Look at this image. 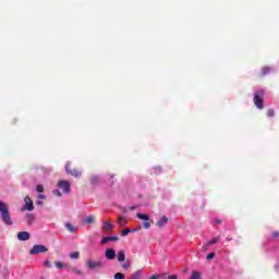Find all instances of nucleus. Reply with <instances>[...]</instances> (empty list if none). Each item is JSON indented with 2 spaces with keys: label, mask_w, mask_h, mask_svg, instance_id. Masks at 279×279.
Here are the masks:
<instances>
[{
  "label": "nucleus",
  "mask_w": 279,
  "mask_h": 279,
  "mask_svg": "<svg viewBox=\"0 0 279 279\" xmlns=\"http://www.w3.org/2000/svg\"><path fill=\"white\" fill-rule=\"evenodd\" d=\"M0 215L5 226H12V216L10 215V207L8 204L0 201Z\"/></svg>",
  "instance_id": "obj_1"
},
{
  "label": "nucleus",
  "mask_w": 279,
  "mask_h": 279,
  "mask_svg": "<svg viewBox=\"0 0 279 279\" xmlns=\"http://www.w3.org/2000/svg\"><path fill=\"white\" fill-rule=\"evenodd\" d=\"M263 97H265L264 89L255 92L253 101L258 110H263L265 108V100L263 99Z\"/></svg>",
  "instance_id": "obj_2"
},
{
  "label": "nucleus",
  "mask_w": 279,
  "mask_h": 279,
  "mask_svg": "<svg viewBox=\"0 0 279 279\" xmlns=\"http://www.w3.org/2000/svg\"><path fill=\"white\" fill-rule=\"evenodd\" d=\"M85 267L90 271H96L97 269H104L102 260L87 259L85 263Z\"/></svg>",
  "instance_id": "obj_3"
},
{
  "label": "nucleus",
  "mask_w": 279,
  "mask_h": 279,
  "mask_svg": "<svg viewBox=\"0 0 279 279\" xmlns=\"http://www.w3.org/2000/svg\"><path fill=\"white\" fill-rule=\"evenodd\" d=\"M45 252H49V248L45 245L36 244L29 251L31 256H35L36 254H45Z\"/></svg>",
  "instance_id": "obj_4"
},
{
  "label": "nucleus",
  "mask_w": 279,
  "mask_h": 279,
  "mask_svg": "<svg viewBox=\"0 0 279 279\" xmlns=\"http://www.w3.org/2000/svg\"><path fill=\"white\" fill-rule=\"evenodd\" d=\"M136 217L137 219H141L142 221H144L143 223L144 230H149V228H151V220H149V217L146 214L137 213Z\"/></svg>",
  "instance_id": "obj_5"
},
{
  "label": "nucleus",
  "mask_w": 279,
  "mask_h": 279,
  "mask_svg": "<svg viewBox=\"0 0 279 279\" xmlns=\"http://www.w3.org/2000/svg\"><path fill=\"white\" fill-rule=\"evenodd\" d=\"M65 171L69 175H73V178H80L82 175V170L77 168H71V163H66Z\"/></svg>",
  "instance_id": "obj_6"
},
{
  "label": "nucleus",
  "mask_w": 279,
  "mask_h": 279,
  "mask_svg": "<svg viewBox=\"0 0 279 279\" xmlns=\"http://www.w3.org/2000/svg\"><path fill=\"white\" fill-rule=\"evenodd\" d=\"M58 186L63 193H71V183L69 181H59Z\"/></svg>",
  "instance_id": "obj_7"
},
{
  "label": "nucleus",
  "mask_w": 279,
  "mask_h": 279,
  "mask_svg": "<svg viewBox=\"0 0 279 279\" xmlns=\"http://www.w3.org/2000/svg\"><path fill=\"white\" fill-rule=\"evenodd\" d=\"M25 205H24V210H34V201L29 196H25L24 198Z\"/></svg>",
  "instance_id": "obj_8"
},
{
  "label": "nucleus",
  "mask_w": 279,
  "mask_h": 279,
  "mask_svg": "<svg viewBox=\"0 0 279 279\" xmlns=\"http://www.w3.org/2000/svg\"><path fill=\"white\" fill-rule=\"evenodd\" d=\"M105 256L107 260H114V258H117V251H114L113 248H107L105 251Z\"/></svg>",
  "instance_id": "obj_9"
},
{
  "label": "nucleus",
  "mask_w": 279,
  "mask_h": 279,
  "mask_svg": "<svg viewBox=\"0 0 279 279\" xmlns=\"http://www.w3.org/2000/svg\"><path fill=\"white\" fill-rule=\"evenodd\" d=\"M169 223V218L167 216H162L156 223L157 228H162Z\"/></svg>",
  "instance_id": "obj_10"
},
{
  "label": "nucleus",
  "mask_w": 279,
  "mask_h": 279,
  "mask_svg": "<svg viewBox=\"0 0 279 279\" xmlns=\"http://www.w3.org/2000/svg\"><path fill=\"white\" fill-rule=\"evenodd\" d=\"M112 228H113V226H112L111 221H105L102 223L101 230H102V232H112Z\"/></svg>",
  "instance_id": "obj_11"
},
{
  "label": "nucleus",
  "mask_w": 279,
  "mask_h": 279,
  "mask_svg": "<svg viewBox=\"0 0 279 279\" xmlns=\"http://www.w3.org/2000/svg\"><path fill=\"white\" fill-rule=\"evenodd\" d=\"M19 241H29V232L21 231L17 233Z\"/></svg>",
  "instance_id": "obj_12"
},
{
  "label": "nucleus",
  "mask_w": 279,
  "mask_h": 279,
  "mask_svg": "<svg viewBox=\"0 0 279 279\" xmlns=\"http://www.w3.org/2000/svg\"><path fill=\"white\" fill-rule=\"evenodd\" d=\"M110 241H119V236H105L100 240L101 245H106V243H110Z\"/></svg>",
  "instance_id": "obj_13"
},
{
  "label": "nucleus",
  "mask_w": 279,
  "mask_h": 279,
  "mask_svg": "<svg viewBox=\"0 0 279 279\" xmlns=\"http://www.w3.org/2000/svg\"><path fill=\"white\" fill-rule=\"evenodd\" d=\"M271 73V68L264 66L262 68V73L258 74V77H264V75H269Z\"/></svg>",
  "instance_id": "obj_14"
},
{
  "label": "nucleus",
  "mask_w": 279,
  "mask_h": 279,
  "mask_svg": "<svg viewBox=\"0 0 279 279\" xmlns=\"http://www.w3.org/2000/svg\"><path fill=\"white\" fill-rule=\"evenodd\" d=\"M117 258L119 263H123L125 260V251H118Z\"/></svg>",
  "instance_id": "obj_15"
},
{
  "label": "nucleus",
  "mask_w": 279,
  "mask_h": 279,
  "mask_svg": "<svg viewBox=\"0 0 279 279\" xmlns=\"http://www.w3.org/2000/svg\"><path fill=\"white\" fill-rule=\"evenodd\" d=\"M83 223H86L87 226H90V223H95V216L90 215L87 216L84 220Z\"/></svg>",
  "instance_id": "obj_16"
},
{
  "label": "nucleus",
  "mask_w": 279,
  "mask_h": 279,
  "mask_svg": "<svg viewBox=\"0 0 279 279\" xmlns=\"http://www.w3.org/2000/svg\"><path fill=\"white\" fill-rule=\"evenodd\" d=\"M118 225L121 226L122 228L128 226V219H125L122 216L118 217Z\"/></svg>",
  "instance_id": "obj_17"
},
{
  "label": "nucleus",
  "mask_w": 279,
  "mask_h": 279,
  "mask_svg": "<svg viewBox=\"0 0 279 279\" xmlns=\"http://www.w3.org/2000/svg\"><path fill=\"white\" fill-rule=\"evenodd\" d=\"M54 266L58 269H69V265L62 264V262H54Z\"/></svg>",
  "instance_id": "obj_18"
},
{
  "label": "nucleus",
  "mask_w": 279,
  "mask_h": 279,
  "mask_svg": "<svg viewBox=\"0 0 279 279\" xmlns=\"http://www.w3.org/2000/svg\"><path fill=\"white\" fill-rule=\"evenodd\" d=\"M216 243H219V238H214L211 241H209L205 246L204 250H208L209 245H215Z\"/></svg>",
  "instance_id": "obj_19"
},
{
  "label": "nucleus",
  "mask_w": 279,
  "mask_h": 279,
  "mask_svg": "<svg viewBox=\"0 0 279 279\" xmlns=\"http://www.w3.org/2000/svg\"><path fill=\"white\" fill-rule=\"evenodd\" d=\"M68 269H71V271H72L73 274H76V276H84V272H82V270H80V269H77V268H75V267L69 266Z\"/></svg>",
  "instance_id": "obj_20"
},
{
  "label": "nucleus",
  "mask_w": 279,
  "mask_h": 279,
  "mask_svg": "<svg viewBox=\"0 0 279 279\" xmlns=\"http://www.w3.org/2000/svg\"><path fill=\"white\" fill-rule=\"evenodd\" d=\"M65 228L69 230V232H77V228L73 227V225L69 222L65 223Z\"/></svg>",
  "instance_id": "obj_21"
},
{
  "label": "nucleus",
  "mask_w": 279,
  "mask_h": 279,
  "mask_svg": "<svg viewBox=\"0 0 279 279\" xmlns=\"http://www.w3.org/2000/svg\"><path fill=\"white\" fill-rule=\"evenodd\" d=\"M190 279H202V272L193 271Z\"/></svg>",
  "instance_id": "obj_22"
},
{
  "label": "nucleus",
  "mask_w": 279,
  "mask_h": 279,
  "mask_svg": "<svg viewBox=\"0 0 279 279\" xmlns=\"http://www.w3.org/2000/svg\"><path fill=\"white\" fill-rule=\"evenodd\" d=\"M90 183L93 185L99 184V177H97V175L90 177Z\"/></svg>",
  "instance_id": "obj_23"
},
{
  "label": "nucleus",
  "mask_w": 279,
  "mask_h": 279,
  "mask_svg": "<svg viewBox=\"0 0 279 279\" xmlns=\"http://www.w3.org/2000/svg\"><path fill=\"white\" fill-rule=\"evenodd\" d=\"M70 258H72V259L80 258V252L75 251V252L70 253Z\"/></svg>",
  "instance_id": "obj_24"
},
{
  "label": "nucleus",
  "mask_w": 279,
  "mask_h": 279,
  "mask_svg": "<svg viewBox=\"0 0 279 279\" xmlns=\"http://www.w3.org/2000/svg\"><path fill=\"white\" fill-rule=\"evenodd\" d=\"M122 267L123 269H130L132 267V262L130 259H126Z\"/></svg>",
  "instance_id": "obj_25"
},
{
  "label": "nucleus",
  "mask_w": 279,
  "mask_h": 279,
  "mask_svg": "<svg viewBox=\"0 0 279 279\" xmlns=\"http://www.w3.org/2000/svg\"><path fill=\"white\" fill-rule=\"evenodd\" d=\"M26 221H27L28 225L33 223L34 222V215L27 214L26 215Z\"/></svg>",
  "instance_id": "obj_26"
},
{
  "label": "nucleus",
  "mask_w": 279,
  "mask_h": 279,
  "mask_svg": "<svg viewBox=\"0 0 279 279\" xmlns=\"http://www.w3.org/2000/svg\"><path fill=\"white\" fill-rule=\"evenodd\" d=\"M113 278L114 279H125V275L123 272H117Z\"/></svg>",
  "instance_id": "obj_27"
},
{
  "label": "nucleus",
  "mask_w": 279,
  "mask_h": 279,
  "mask_svg": "<svg viewBox=\"0 0 279 279\" xmlns=\"http://www.w3.org/2000/svg\"><path fill=\"white\" fill-rule=\"evenodd\" d=\"M130 232H132L131 229H124L121 231V236H128V234H130Z\"/></svg>",
  "instance_id": "obj_28"
},
{
  "label": "nucleus",
  "mask_w": 279,
  "mask_h": 279,
  "mask_svg": "<svg viewBox=\"0 0 279 279\" xmlns=\"http://www.w3.org/2000/svg\"><path fill=\"white\" fill-rule=\"evenodd\" d=\"M36 191L37 193H43L45 191V187L43 185H37Z\"/></svg>",
  "instance_id": "obj_29"
},
{
  "label": "nucleus",
  "mask_w": 279,
  "mask_h": 279,
  "mask_svg": "<svg viewBox=\"0 0 279 279\" xmlns=\"http://www.w3.org/2000/svg\"><path fill=\"white\" fill-rule=\"evenodd\" d=\"M274 114H275L274 109H268L267 110V117H274Z\"/></svg>",
  "instance_id": "obj_30"
},
{
  "label": "nucleus",
  "mask_w": 279,
  "mask_h": 279,
  "mask_svg": "<svg viewBox=\"0 0 279 279\" xmlns=\"http://www.w3.org/2000/svg\"><path fill=\"white\" fill-rule=\"evenodd\" d=\"M207 260H213V258H215V253H209L207 256H206Z\"/></svg>",
  "instance_id": "obj_31"
},
{
  "label": "nucleus",
  "mask_w": 279,
  "mask_h": 279,
  "mask_svg": "<svg viewBox=\"0 0 279 279\" xmlns=\"http://www.w3.org/2000/svg\"><path fill=\"white\" fill-rule=\"evenodd\" d=\"M44 265H45V267H47L48 269H51V262L45 260V262H44Z\"/></svg>",
  "instance_id": "obj_32"
},
{
  "label": "nucleus",
  "mask_w": 279,
  "mask_h": 279,
  "mask_svg": "<svg viewBox=\"0 0 279 279\" xmlns=\"http://www.w3.org/2000/svg\"><path fill=\"white\" fill-rule=\"evenodd\" d=\"M165 275H154L149 279H158V278H163Z\"/></svg>",
  "instance_id": "obj_33"
},
{
  "label": "nucleus",
  "mask_w": 279,
  "mask_h": 279,
  "mask_svg": "<svg viewBox=\"0 0 279 279\" xmlns=\"http://www.w3.org/2000/svg\"><path fill=\"white\" fill-rule=\"evenodd\" d=\"M54 195H57V197H62L60 190H54Z\"/></svg>",
  "instance_id": "obj_34"
},
{
  "label": "nucleus",
  "mask_w": 279,
  "mask_h": 279,
  "mask_svg": "<svg viewBox=\"0 0 279 279\" xmlns=\"http://www.w3.org/2000/svg\"><path fill=\"white\" fill-rule=\"evenodd\" d=\"M272 239H279V231L272 232Z\"/></svg>",
  "instance_id": "obj_35"
},
{
  "label": "nucleus",
  "mask_w": 279,
  "mask_h": 279,
  "mask_svg": "<svg viewBox=\"0 0 279 279\" xmlns=\"http://www.w3.org/2000/svg\"><path fill=\"white\" fill-rule=\"evenodd\" d=\"M168 279H178V276L177 275H171L168 277Z\"/></svg>",
  "instance_id": "obj_36"
},
{
  "label": "nucleus",
  "mask_w": 279,
  "mask_h": 279,
  "mask_svg": "<svg viewBox=\"0 0 279 279\" xmlns=\"http://www.w3.org/2000/svg\"><path fill=\"white\" fill-rule=\"evenodd\" d=\"M38 197H39V199H45V195H43V194H39Z\"/></svg>",
  "instance_id": "obj_37"
},
{
  "label": "nucleus",
  "mask_w": 279,
  "mask_h": 279,
  "mask_svg": "<svg viewBox=\"0 0 279 279\" xmlns=\"http://www.w3.org/2000/svg\"><path fill=\"white\" fill-rule=\"evenodd\" d=\"M215 221H216L217 223H221V220H220L219 218H215Z\"/></svg>",
  "instance_id": "obj_38"
},
{
  "label": "nucleus",
  "mask_w": 279,
  "mask_h": 279,
  "mask_svg": "<svg viewBox=\"0 0 279 279\" xmlns=\"http://www.w3.org/2000/svg\"><path fill=\"white\" fill-rule=\"evenodd\" d=\"M130 210H136V207L135 206H131Z\"/></svg>",
  "instance_id": "obj_39"
},
{
  "label": "nucleus",
  "mask_w": 279,
  "mask_h": 279,
  "mask_svg": "<svg viewBox=\"0 0 279 279\" xmlns=\"http://www.w3.org/2000/svg\"><path fill=\"white\" fill-rule=\"evenodd\" d=\"M37 204H43V202L39 201V202H37Z\"/></svg>",
  "instance_id": "obj_40"
}]
</instances>
